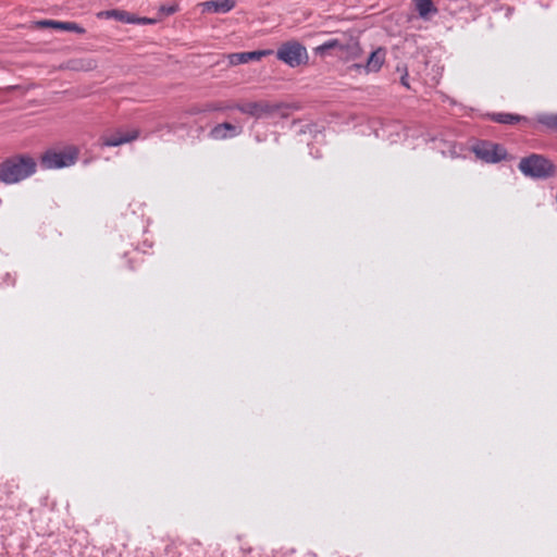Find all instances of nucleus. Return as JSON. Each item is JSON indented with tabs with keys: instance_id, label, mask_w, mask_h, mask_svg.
<instances>
[{
	"instance_id": "1",
	"label": "nucleus",
	"mask_w": 557,
	"mask_h": 557,
	"mask_svg": "<svg viewBox=\"0 0 557 557\" xmlns=\"http://www.w3.org/2000/svg\"><path fill=\"white\" fill-rule=\"evenodd\" d=\"M36 161L25 154L9 158L0 163V181L4 184L18 183L36 172Z\"/></svg>"
},
{
	"instance_id": "2",
	"label": "nucleus",
	"mask_w": 557,
	"mask_h": 557,
	"mask_svg": "<svg viewBox=\"0 0 557 557\" xmlns=\"http://www.w3.org/2000/svg\"><path fill=\"white\" fill-rule=\"evenodd\" d=\"M519 170L533 178H546L555 174V165L545 157L533 153L522 158L518 165Z\"/></svg>"
},
{
	"instance_id": "3",
	"label": "nucleus",
	"mask_w": 557,
	"mask_h": 557,
	"mask_svg": "<svg viewBox=\"0 0 557 557\" xmlns=\"http://www.w3.org/2000/svg\"><path fill=\"white\" fill-rule=\"evenodd\" d=\"M276 58L290 67H297L308 60V53L305 46L298 41L290 40L280 46L276 51Z\"/></svg>"
},
{
	"instance_id": "4",
	"label": "nucleus",
	"mask_w": 557,
	"mask_h": 557,
	"mask_svg": "<svg viewBox=\"0 0 557 557\" xmlns=\"http://www.w3.org/2000/svg\"><path fill=\"white\" fill-rule=\"evenodd\" d=\"M77 151L74 148H67L62 151L49 150L42 154L40 164L45 169H61L75 163Z\"/></svg>"
},
{
	"instance_id": "5",
	"label": "nucleus",
	"mask_w": 557,
	"mask_h": 557,
	"mask_svg": "<svg viewBox=\"0 0 557 557\" xmlns=\"http://www.w3.org/2000/svg\"><path fill=\"white\" fill-rule=\"evenodd\" d=\"M473 152L478 159L486 163H496L507 157V151L502 145L486 140L479 141L474 145Z\"/></svg>"
},
{
	"instance_id": "6",
	"label": "nucleus",
	"mask_w": 557,
	"mask_h": 557,
	"mask_svg": "<svg viewBox=\"0 0 557 557\" xmlns=\"http://www.w3.org/2000/svg\"><path fill=\"white\" fill-rule=\"evenodd\" d=\"M278 103H271L269 101H253L237 104L236 109L244 114H248L256 119L267 117L280 110Z\"/></svg>"
},
{
	"instance_id": "7",
	"label": "nucleus",
	"mask_w": 557,
	"mask_h": 557,
	"mask_svg": "<svg viewBox=\"0 0 557 557\" xmlns=\"http://www.w3.org/2000/svg\"><path fill=\"white\" fill-rule=\"evenodd\" d=\"M386 50L384 48H377L370 53L366 64L354 63L348 69L358 73H376L381 70L385 62Z\"/></svg>"
},
{
	"instance_id": "8",
	"label": "nucleus",
	"mask_w": 557,
	"mask_h": 557,
	"mask_svg": "<svg viewBox=\"0 0 557 557\" xmlns=\"http://www.w3.org/2000/svg\"><path fill=\"white\" fill-rule=\"evenodd\" d=\"M138 137L137 131H116L110 135H102L100 138L101 145L106 147H116L125 143H129Z\"/></svg>"
},
{
	"instance_id": "9",
	"label": "nucleus",
	"mask_w": 557,
	"mask_h": 557,
	"mask_svg": "<svg viewBox=\"0 0 557 557\" xmlns=\"http://www.w3.org/2000/svg\"><path fill=\"white\" fill-rule=\"evenodd\" d=\"M242 126H237L231 123H221L215 125L210 132L209 137L213 140H224L227 138H234L242 133Z\"/></svg>"
},
{
	"instance_id": "10",
	"label": "nucleus",
	"mask_w": 557,
	"mask_h": 557,
	"mask_svg": "<svg viewBox=\"0 0 557 557\" xmlns=\"http://www.w3.org/2000/svg\"><path fill=\"white\" fill-rule=\"evenodd\" d=\"M362 49L359 42L354 39H347L344 41L343 46H341L339 50L335 53L337 58L344 61L357 60L361 57Z\"/></svg>"
},
{
	"instance_id": "11",
	"label": "nucleus",
	"mask_w": 557,
	"mask_h": 557,
	"mask_svg": "<svg viewBox=\"0 0 557 557\" xmlns=\"http://www.w3.org/2000/svg\"><path fill=\"white\" fill-rule=\"evenodd\" d=\"M272 50H257V51H247V52H237L231 53L228 55V61L232 65H238L248 63L250 61H259L263 57L272 54Z\"/></svg>"
},
{
	"instance_id": "12",
	"label": "nucleus",
	"mask_w": 557,
	"mask_h": 557,
	"mask_svg": "<svg viewBox=\"0 0 557 557\" xmlns=\"http://www.w3.org/2000/svg\"><path fill=\"white\" fill-rule=\"evenodd\" d=\"M36 26L39 28H53L57 30L75 32L78 34H83L85 32V29L76 23L61 22V21H54V20L38 21V22H36Z\"/></svg>"
},
{
	"instance_id": "13",
	"label": "nucleus",
	"mask_w": 557,
	"mask_h": 557,
	"mask_svg": "<svg viewBox=\"0 0 557 557\" xmlns=\"http://www.w3.org/2000/svg\"><path fill=\"white\" fill-rule=\"evenodd\" d=\"M203 10L212 13H227L235 7L234 0H211L202 3Z\"/></svg>"
},
{
	"instance_id": "14",
	"label": "nucleus",
	"mask_w": 557,
	"mask_h": 557,
	"mask_svg": "<svg viewBox=\"0 0 557 557\" xmlns=\"http://www.w3.org/2000/svg\"><path fill=\"white\" fill-rule=\"evenodd\" d=\"M416 10L419 13V16L423 20H430L432 15H435L438 10L432 2V0H413Z\"/></svg>"
},
{
	"instance_id": "15",
	"label": "nucleus",
	"mask_w": 557,
	"mask_h": 557,
	"mask_svg": "<svg viewBox=\"0 0 557 557\" xmlns=\"http://www.w3.org/2000/svg\"><path fill=\"white\" fill-rule=\"evenodd\" d=\"M524 116L512 114V113H494L492 114V120L494 122L500 123V124H516L522 120H524Z\"/></svg>"
},
{
	"instance_id": "16",
	"label": "nucleus",
	"mask_w": 557,
	"mask_h": 557,
	"mask_svg": "<svg viewBox=\"0 0 557 557\" xmlns=\"http://www.w3.org/2000/svg\"><path fill=\"white\" fill-rule=\"evenodd\" d=\"M344 41L345 40H342L338 38L330 39V40L325 41L324 44L318 46L315 48V53L323 55L329 50H336V52H337L339 50L341 46H343Z\"/></svg>"
},
{
	"instance_id": "17",
	"label": "nucleus",
	"mask_w": 557,
	"mask_h": 557,
	"mask_svg": "<svg viewBox=\"0 0 557 557\" xmlns=\"http://www.w3.org/2000/svg\"><path fill=\"white\" fill-rule=\"evenodd\" d=\"M536 121L549 129H557V113L537 114Z\"/></svg>"
},
{
	"instance_id": "18",
	"label": "nucleus",
	"mask_w": 557,
	"mask_h": 557,
	"mask_svg": "<svg viewBox=\"0 0 557 557\" xmlns=\"http://www.w3.org/2000/svg\"><path fill=\"white\" fill-rule=\"evenodd\" d=\"M216 110H220L219 107L216 106H213V104H209V106H206L203 108H200V107H191L189 108L185 113H184V119H187L189 116H194V115H199L203 112H208V111H216Z\"/></svg>"
},
{
	"instance_id": "19",
	"label": "nucleus",
	"mask_w": 557,
	"mask_h": 557,
	"mask_svg": "<svg viewBox=\"0 0 557 557\" xmlns=\"http://www.w3.org/2000/svg\"><path fill=\"white\" fill-rule=\"evenodd\" d=\"M400 83L406 88H410L409 83H408V73L407 72H405V74L400 77Z\"/></svg>"
}]
</instances>
